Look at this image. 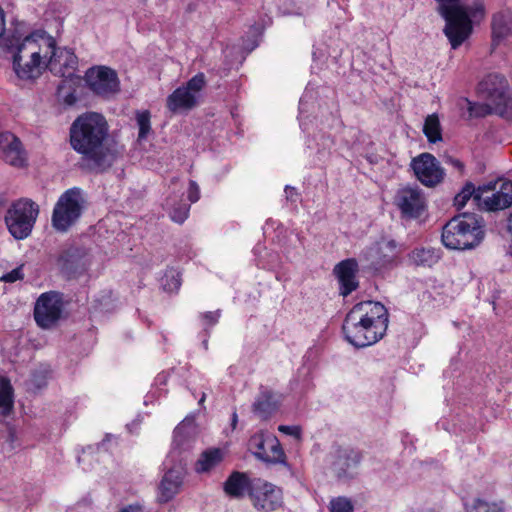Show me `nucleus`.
Wrapping results in <instances>:
<instances>
[{"mask_svg":"<svg viewBox=\"0 0 512 512\" xmlns=\"http://www.w3.org/2000/svg\"><path fill=\"white\" fill-rule=\"evenodd\" d=\"M223 459L221 449L212 448L208 449L200 455L199 459L195 464V470L198 473H204L210 471L212 468L217 466Z\"/></svg>","mask_w":512,"mask_h":512,"instance_id":"bb28decb","label":"nucleus"},{"mask_svg":"<svg viewBox=\"0 0 512 512\" xmlns=\"http://www.w3.org/2000/svg\"><path fill=\"white\" fill-rule=\"evenodd\" d=\"M71 147L82 155L80 167L102 173L109 169L120 151L109 137V126L99 113L87 112L78 116L70 127Z\"/></svg>","mask_w":512,"mask_h":512,"instance_id":"f257e3e1","label":"nucleus"},{"mask_svg":"<svg viewBox=\"0 0 512 512\" xmlns=\"http://www.w3.org/2000/svg\"><path fill=\"white\" fill-rule=\"evenodd\" d=\"M249 448L254 456L263 462L282 463L289 467L285 462L286 455L279 440L272 434L257 433L253 435L249 440Z\"/></svg>","mask_w":512,"mask_h":512,"instance_id":"9d476101","label":"nucleus"},{"mask_svg":"<svg viewBox=\"0 0 512 512\" xmlns=\"http://www.w3.org/2000/svg\"><path fill=\"white\" fill-rule=\"evenodd\" d=\"M119 512H145V509L142 505L135 503L120 509Z\"/></svg>","mask_w":512,"mask_h":512,"instance_id":"c03bdc74","label":"nucleus"},{"mask_svg":"<svg viewBox=\"0 0 512 512\" xmlns=\"http://www.w3.org/2000/svg\"><path fill=\"white\" fill-rule=\"evenodd\" d=\"M333 272L339 281L342 296L346 297L358 288L359 282L356 278L358 262L356 259L348 258L339 262L335 265Z\"/></svg>","mask_w":512,"mask_h":512,"instance_id":"6ab92c4d","label":"nucleus"},{"mask_svg":"<svg viewBox=\"0 0 512 512\" xmlns=\"http://www.w3.org/2000/svg\"><path fill=\"white\" fill-rule=\"evenodd\" d=\"M206 395L205 393L202 394V397L199 400V404L201 405L205 401Z\"/></svg>","mask_w":512,"mask_h":512,"instance_id":"3c124183","label":"nucleus"},{"mask_svg":"<svg viewBox=\"0 0 512 512\" xmlns=\"http://www.w3.org/2000/svg\"><path fill=\"white\" fill-rule=\"evenodd\" d=\"M285 194L287 200L292 202H295L297 200L298 193L294 187L287 185L285 187Z\"/></svg>","mask_w":512,"mask_h":512,"instance_id":"a18cd8bd","label":"nucleus"},{"mask_svg":"<svg viewBox=\"0 0 512 512\" xmlns=\"http://www.w3.org/2000/svg\"><path fill=\"white\" fill-rule=\"evenodd\" d=\"M7 199L3 193H0V209L5 206Z\"/></svg>","mask_w":512,"mask_h":512,"instance_id":"09e8293b","label":"nucleus"},{"mask_svg":"<svg viewBox=\"0 0 512 512\" xmlns=\"http://www.w3.org/2000/svg\"><path fill=\"white\" fill-rule=\"evenodd\" d=\"M33 381H34V384H35V386L37 388H41V387H43L45 385V383L43 381L37 380L36 376H34V380Z\"/></svg>","mask_w":512,"mask_h":512,"instance_id":"8fccbe9b","label":"nucleus"},{"mask_svg":"<svg viewBox=\"0 0 512 512\" xmlns=\"http://www.w3.org/2000/svg\"><path fill=\"white\" fill-rule=\"evenodd\" d=\"M395 240H381L366 248L361 257L367 262V268L380 271L394 265L399 251Z\"/></svg>","mask_w":512,"mask_h":512,"instance_id":"f8f14e48","label":"nucleus"},{"mask_svg":"<svg viewBox=\"0 0 512 512\" xmlns=\"http://www.w3.org/2000/svg\"><path fill=\"white\" fill-rule=\"evenodd\" d=\"M181 285L180 275L178 273H166L164 277L163 288L166 291L173 292L179 289Z\"/></svg>","mask_w":512,"mask_h":512,"instance_id":"4c0bfd02","label":"nucleus"},{"mask_svg":"<svg viewBox=\"0 0 512 512\" xmlns=\"http://www.w3.org/2000/svg\"><path fill=\"white\" fill-rule=\"evenodd\" d=\"M389 322L386 307L380 302L363 301L347 313L342 330L345 339L357 348L375 344L385 335Z\"/></svg>","mask_w":512,"mask_h":512,"instance_id":"f03ea898","label":"nucleus"},{"mask_svg":"<svg viewBox=\"0 0 512 512\" xmlns=\"http://www.w3.org/2000/svg\"><path fill=\"white\" fill-rule=\"evenodd\" d=\"M331 512H353L351 501L345 497H338L330 502Z\"/></svg>","mask_w":512,"mask_h":512,"instance_id":"c9c22d12","label":"nucleus"},{"mask_svg":"<svg viewBox=\"0 0 512 512\" xmlns=\"http://www.w3.org/2000/svg\"><path fill=\"white\" fill-rule=\"evenodd\" d=\"M492 33H493V37L497 38V39H502L508 35L509 26H508L505 16L502 13H497V14L493 15Z\"/></svg>","mask_w":512,"mask_h":512,"instance_id":"473e14b6","label":"nucleus"},{"mask_svg":"<svg viewBox=\"0 0 512 512\" xmlns=\"http://www.w3.org/2000/svg\"><path fill=\"white\" fill-rule=\"evenodd\" d=\"M23 278L22 267H17L12 271L4 274L0 279L1 281L13 283Z\"/></svg>","mask_w":512,"mask_h":512,"instance_id":"ea45409f","label":"nucleus"},{"mask_svg":"<svg viewBox=\"0 0 512 512\" xmlns=\"http://www.w3.org/2000/svg\"><path fill=\"white\" fill-rule=\"evenodd\" d=\"M491 196H482L481 209L486 211L503 210L512 205V181L500 179L494 183H489Z\"/></svg>","mask_w":512,"mask_h":512,"instance_id":"dca6fc26","label":"nucleus"},{"mask_svg":"<svg viewBox=\"0 0 512 512\" xmlns=\"http://www.w3.org/2000/svg\"><path fill=\"white\" fill-rule=\"evenodd\" d=\"M14 405V389L6 377L0 379V415H8Z\"/></svg>","mask_w":512,"mask_h":512,"instance_id":"c85d7f7f","label":"nucleus"},{"mask_svg":"<svg viewBox=\"0 0 512 512\" xmlns=\"http://www.w3.org/2000/svg\"><path fill=\"white\" fill-rule=\"evenodd\" d=\"M466 512H504V509L497 503L475 499L472 504L466 506Z\"/></svg>","mask_w":512,"mask_h":512,"instance_id":"2f4dec72","label":"nucleus"},{"mask_svg":"<svg viewBox=\"0 0 512 512\" xmlns=\"http://www.w3.org/2000/svg\"><path fill=\"white\" fill-rule=\"evenodd\" d=\"M220 311L206 312L202 315L203 320L208 326H212L218 322Z\"/></svg>","mask_w":512,"mask_h":512,"instance_id":"37998d69","label":"nucleus"},{"mask_svg":"<svg viewBox=\"0 0 512 512\" xmlns=\"http://www.w3.org/2000/svg\"><path fill=\"white\" fill-rule=\"evenodd\" d=\"M490 185L479 186L478 188L472 182H466L464 187L454 197V206L460 210L466 203L472 199L476 206L482 207V195L487 190H490Z\"/></svg>","mask_w":512,"mask_h":512,"instance_id":"393cba45","label":"nucleus"},{"mask_svg":"<svg viewBox=\"0 0 512 512\" xmlns=\"http://www.w3.org/2000/svg\"><path fill=\"white\" fill-rule=\"evenodd\" d=\"M110 437H111V435L107 434V435H106V438L102 441V443H101L100 445H101V446H104L105 441H106V440H108Z\"/></svg>","mask_w":512,"mask_h":512,"instance_id":"603ef678","label":"nucleus"},{"mask_svg":"<svg viewBox=\"0 0 512 512\" xmlns=\"http://www.w3.org/2000/svg\"><path fill=\"white\" fill-rule=\"evenodd\" d=\"M443 161L445 164L452 166L454 169H456L460 174L464 173L465 165L462 161L455 158L452 155L445 154L443 156Z\"/></svg>","mask_w":512,"mask_h":512,"instance_id":"58836bf2","label":"nucleus"},{"mask_svg":"<svg viewBox=\"0 0 512 512\" xmlns=\"http://www.w3.org/2000/svg\"><path fill=\"white\" fill-rule=\"evenodd\" d=\"M281 395L261 385L252 404L253 413L261 420H268L279 408Z\"/></svg>","mask_w":512,"mask_h":512,"instance_id":"412c9836","label":"nucleus"},{"mask_svg":"<svg viewBox=\"0 0 512 512\" xmlns=\"http://www.w3.org/2000/svg\"><path fill=\"white\" fill-rule=\"evenodd\" d=\"M361 460L362 454L360 451L352 448L339 449L333 462V471L340 479L352 478L356 474Z\"/></svg>","mask_w":512,"mask_h":512,"instance_id":"aec40b11","label":"nucleus"},{"mask_svg":"<svg viewBox=\"0 0 512 512\" xmlns=\"http://www.w3.org/2000/svg\"><path fill=\"white\" fill-rule=\"evenodd\" d=\"M461 6L467 11L468 18L471 22V18L484 17L485 8L482 0H475L470 6Z\"/></svg>","mask_w":512,"mask_h":512,"instance_id":"e433bc0d","label":"nucleus"},{"mask_svg":"<svg viewBox=\"0 0 512 512\" xmlns=\"http://www.w3.org/2000/svg\"><path fill=\"white\" fill-rule=\"evenodd\" d=\"M5 31V13L4 10L0 7V37L3 35Z\"/></svg>","mask_w":512,"mask_h":512,"instance_id":"49530a36","label":"nucleus"},{"mask_svg":"<svg viewBox=\"0 0 512 512\" xmlns=\"http://www.w3.org/2000/svg\"><path fill=\"white\" fill-rule=\"evenodd\" d=\"M237 422H238V416H237L236 411H234L232 413V418H231V426H232L233 429L236 428Z\"/></svg>","mask_w":512,"mask_h":512,"instance_id":"de8ad7c7","label":"nucleus"},{"mask_svg":"<svg viewBox=\"0 0 512 512\" xmlns=\"http://www.w3.org/2000/svg\"><path fill=\"white\" fill-rule=\"evenodd\" d=\"M58 265L68 278H75L86 271L87 260L78 248H69L61 253Z\"/></svg>","mask_w":512,"mask_h":512,"instance_id":"4be33fe9","label":"nucleus"},{"mask_svg":"<svg viewBox=\"0 0 512 512\" xmlns=\"http://www.w3.org/2000/svg\"><path fill=\"white\" fill-rule=\"evenodd\" d=\"M54 38L45 31H36L22 40H10L13 51V68L22 80L39 78L45 70H49V55L53 54Z\"/></svg>","mask_w":512,"mask_h":512,"instance_id":"7ed1b4c3","label":"nucleus"},{"mask_svg":"<svg viewBox=\"0 0 512 512\" xmlns=\"http://www.w3.org/2000/svg\"><path fill=\"white\" fill-rule=\"evenodd\" d=\"M250 499L253 507L262 512L275 511L283 503L282 490L260 478L254 479Z\"/></svg>","mask_w":512,"mask_h":512,"instance_id":"9b49d317","label":"nucleus"},{"mask_svg":"<svg viewBox=\"0 0 512 512\" xmlns=\"http://www.w3.org/2000/svg\"><path fill=\"white\" fill-rule=\"evenodd\" d=\"M417 179L428 187L439 184L444 177V170L438 160L430 153H422L411 162Z\"/></svg>","mask_w":512,"mask_h":512,"instance_id":"2eb2a0df","label":"nucleus"},{"mask_svg":"<svg viewBox=\"0 0 512 512\" xmlns=\"http://www.w3.org/2000/svg\"><path fill=\"white\" fill-rule=\"evenodd\" d=\"M85 204L82 189L73 187L66 190L54 206L52 226L59 232H66L81 217Z\"/></svg>","mask_w":512,"mask_h":512,"instance_id":"0eeeda50","label":"nucleus"},{"mask_svg":"<svg viewBox=\"0 0 512 512\" xmlns=\"http://www.w3.org/2000/svg\"><path fill=\"white\" fill-rule=\"evenodd\" d=\"M485 237V222L476 213H462L450 219L442 229V243L451 250H470Z\"/></svg>","mask_w":512,"mask_h":512,"instance_id":"20e7f679","label":"nucleus"},{"mask_svg":"<svg viewBox=\"0 0 512 512\" xmlns=\"http://www.w3.org/2000/svg\"><path fill=\"white\" fill-rule=\"evenodd\" d=\"M49 71L55 76L71 77L77 67L76 55L68 49L57 47L54 40L53 54L48 59Z\"/></svg>","mask_w":512,"mask_h":512,"instance_id":"f3484780","label":"nucleus"},{"mask_svg":"<svg viewBox=\"0 0 512 512\" xmlns=\"http://www.w3.org/2000/svg\"><path fill=\"white\" fill-rule=\"evenodd\" d=\"M478 96L484 100V113H495L506 119L512 118V98L506 78L500 74H489L477 88Z\"/></svg>","mask_w":512,"mask_h":512,"instance_id":"39448f33","label":"nucleus"},{"mask_svg":"<svg viewBox=\"0 0 512 512\" xmlns=\"http://www.w3.org/2000/svg\"><path fill=\"white\" fill-rule=\"evenodd\" d=\"M278 430L286 435L293 436L296 439H300L301 437V428L299 426L280 425Z\"/></svg>","mask_w":512,"mask_h":512,"instance_id":"a19ab883","label":"nucleus"},{"mask_svg":"<svg viewBox=\"0 0 512 512\" xmlns=\"http://www.w3.org/2000/svg\"><path fill=\"white\" fill-rule=\"evenodd\" d=\"M205 85L206 78L204 73H198L193 76L184 87L187 88L188 91L193 92L197 99L199 92L205 87Z\"/></svg>","mask_w":512,"mask_h":512,"instance_id":"f704fd0d","label":"nucleus"},{"mask_svg":"<svg viewBox=\"0 0 512 512\" xmlns=\"http://www.w3.org/2000/svg\"><path fill=\"white\" fill-rule=\"evenodd\" d=\"M0 157L9 165H25V151L18 137L11 132L0 133Z\"/></svg>","mask_w":512,"mask_h":512,"instance_id":"a211bd4d","label":"nucleus"},{"mask_svg":"<svg viewBox=\"0 0 512 512\" xmlns=\"http://www.w3.org/2000/svg\"><path fill=\"white\" fill-rule=\"evenodd\" d=\"M85 80L88 87L100 96H109L119 90L117 73L106 66L89 68L86 72Z\"/></svg>","mask_w":512,"mask_h":512,"instance_id":"4468645a","label":"nucleus"},{"mask_svg":"<svg viewBox=\"0 0 512 512\" xmlns=\"http://www.w3.org/2000/svg\"><path fill=\"white\" fill-rule=\"evenodd\" d=\"M39 214V206L30 199H19L7 210L5 222L11 235L18 240L27 238Z\"/></svg>","mask_w":512,"mask_h":512,"instance_id":"6e6552de","label":"nucleus"},{"mask_svg":"<svg viewBox=\"0 0 512 512\" xmlns=\"http://www.w3.org/2000/svg\"><path fill=\"white\" fill-rule=\"evenodd\" d=\"M394 205L399 209L402 219H418L427 209V200L421 189L407 186L397 190Z\"/></svg>","mask_w":512,"mask_h":512,"instance_id":"1a4fd4ad","label":"nucleus"},{"mask_svg":"<svg viewBox=\"0 0 512 512\" xmlns=\"http://www.w3.org/2000/svg\"><path fill=\"white\" fill-rule=\"evenodd\" d=\"M188 198H189L190 202H192V203L197 202L199 200V198H200L199 186L193 180H191L189 182Z\"/></svg>","mask_w":512,"mask_h":512,"instance_id":"79ce46f5","label":"nucleus"},{"mask_svg":"<svg viewBox=\"0 0 512 512\" xmlns=\"http://www.w3.org/2000/svg\"><path fill=\"white\" fill-rule=\"evenodd\" d=\"M165 205L169 209V216L172 221L182 224L187 219L190 211L189 204L182 200L178 201L177 197H169Z\"/></svg>","mask_w":512,"mask_h":512,"instance_id":"c756f323","label":"nucleus"},{"mask_svg":"<svg viewBox=\"0 0 512 512\" xmlns=\"http://www.w3.org/2000/svg\"><path fill=\"white\" fill-rule=\"evenodd\" d=\"M438 12L446 24L443 29L451 47L457 49L472 33V24L467 11L459 4L460 0H437Z\"/></svg>","mask_w":512,"mask_h":512,"instance_id":"423d86ee","label":"nucleus"},{"mask_svg":"<svg viewBox=\"0 0 512 512\" xmlns=\"http://www.w3.org/2000/svg\"><path fill=\"white\" fill-rule=\"evenodd\" d=\"M62 297L55 291L46 292L37 299L34 308V319L42 328L52 327L62 313Z\"/></svg>","mask_w":512,"mask_h":512,"instance_id":"ddd939ff","label":"nucleus"},{"mask_svg":"<svg viewBox=\"0 0 512 512\" xmlns=\"http://www.w3.org/2000/svg\"><path fill=\"white\" fill-rule=\"evenodd\" d=\"M253 485L254 479H250L248 474L234 471L224 482V491L231 498L241 499L246 493L251 496Z\"/></svg>","mask_w":512,"mask_h":512,"instance_id":"b1692460","label":"nucleus"},{"mask_svg":"<svg viewBox=\"0 0 512 512\" xmlns=\"http://www.w3.org/2000/svg\"><path fill=\"white\" fill-rule=\"evenodd\" d=\"M183 477L184 471L181 467H173L164 474L159 486L158 501L160 503H167L174 498L180 490Z\"/></svg>","mask_w":512,"mask_h":512,"instance_id":"5701e85b","label":"nucleus"},{"mask_svg":"<svg viewBox=\"0 0 512 512\" xmlns=\"http://www.w3.org/2000/svg\"><path fill=\"white\" fill-rule=\"evenodd\" d=\"M150 113L149 111H141L136 114V121L139 127L138 139L145 140L149 133L151 132V123H150Z\"/></svg>","mask_w":512,"mask_h":512,"instance_id":"72a5a7b5","label":"nucleus"},{"mask_svg":"<svg viewBox=\"0 0 512 512\" xmlns=\"http://www.w3.org/2000/svg\"><path fill=\"white\" fill-rule=\"evenodd\" d=\"M423 133L431 143L442 140L440 121L437 115H428L423 126Z\"/></svg>","mask_w":512,"mask_h":512,"instance_id":"7c9ffc66","label":"nucleus"},{"mask_svg":"<svg viewBox=\"0 0 512 512\" xmlns=\"http://www.w3.org/2000/svg\"><path fill=\"white\" fill-rule=\"evenodd\" d=\"M196 103L197 99L194 93L188 91L184 86L177 88L167 98V107L174 113L180 110H190Z\"/></svg>","mask_w":512,"mask_h":512,"instance_id":"a878e982","label":"nucleus"},{"mask_svg":"<svg viewBox=\"0 0 512 512\" xmlns=\"http://www.w3.org/2000/svg\"><path fill=\"white\" fill-rule=\"evenodd\" d=\"M409 259L416 266L431 267L439 261L440 256L433 248H415L409 254Z\"/></svg>","mask_w":512,"mask_h":512,"instance_id":"cd10ccee","label":"nucleus"}]
</instances>
